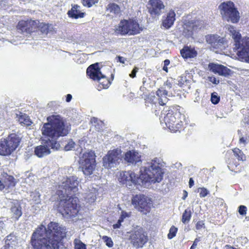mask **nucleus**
<instances>
[{
    "label": "nucleus",
    "mask_w": 249,
    "mask_h": 249,
    "mask_svg": "<svg viewBox=\"0 0 249 249\" xmlns=\"http://www.w3.org/2000/svg\"><path fill=\"white\" fill-rule=\"evenodd\" d=\"M131 243L136 248H142L147 241V235L142 227L137 226L131 231L130 235Z\"/></svg>",
    "instance_id": "nucleus-8"
},
{
    "label": "nucleus",
    "mask_w": 249,
    "mask_h": 249,
    "mask_svg": "<svg viewBox=\"0 0 249 249\" xmlns=\"http://www.w3.org/2000/svg\"><path fill=\"white\" fill-rule=\"evenodd\" d=\"M219 38L217 35H211L206 36V40L207 42L211 44L212 46L215 48V44L217 42V39Z\"/></svg>",
    "instance_id": "nucleus-32"
},
{
    "label": "nucleus",
    "mask_w": 249,
    "mask_h": 249,
    "mask_svg": "<svg viewBox=\"0 0 249 249\" xmlns=\"http://www.w3.org/2000/svg\"><path fill=\"white\" fill-rule=\"evenodd\" d=\"M240 57L244 59L246 62L249 63V52L243 54V55Z\"/></svg>",
    "instance_id": "nucleus-56"
},
{
    "label": "nucleus",
    "mask_w": 249,
    "mask_h": 249,
    "mask_svg": "<svg viewBox=\"0 0 249 249\" xmlns=\"http://www.w3.org/2000/svg\"><path fill=\"white\" fill-rule=\"evenodd\" d=\"M247 207L244 205H240L238 207V213L241 215H245L247 213Z\"/></svg>",
    "instance_id": "nucleus-49"
},
{
    "label": "nucleus",
    "mask_w": 249,
    "mask_h": 249,
    "mask_svg": "<svg viewBox=\"0 0 249 249\" xmlns=\"http://www.w3.org/2000/svg\"><path fill=\"white\" fill-rule=\"evenodd\" d=\"M67 14L71 18L77 19L83 18L85 13L81 11V7L79 5L71 4V8L68 11Z\"/></svg>",
    "instance_id": "nucleus-20"
},
{
    "label": "nucleus",
    "mask_w": 249,
    "mask_h": 249,
    "mask_svg": "<svg viewBox=\"0 0 249 249\" xmlns=\"http://www.w3.org/2000/svg\"><path fill=\"white\" fill-rule=\"evenodd\" d=\"M180 53L184 58H195L197 56V53L193 48L188 46L184 47L180 50Z\"/></svg>",
    "instance_id": "nucleus-21"
},
{
    "label": "nucleus",
    "mask_w": 249,
    "mask_h": 249,
    "mask_svg": "<svg viewBox=\"0 0 249 249\" xmlns=\"http://www.w3.org/2000/svg\"><path fill=\"white\" fill-rule=\"evenodd\" d=\"M18 239L13 233L7 235L5 239V245L1 249H18Z\"/></svg>",
    "instance_id": "nucleus-17"
},
{
    "label": "nucleus",
    "mask_w": 249,
    "mask_h": 249,
    "mask_svg": "<svg viewBox=\"0 0 249 249\" xmlns=\"http://www.w3.org/2000/svg\"><path fill=\"white\" fill-rule=\"evenodd\" d=\"M162 87L169 91L172 88V83L167 80Z\"/></svg>",
    "instance_id": "nucleus-52"
},
{
    "label": "nucleus",
    "mask_w": 249,
    "mask_h": 249,
    "mask_svg": "<svg viewBox=\"0 0 249 249\" xmlns=\"http://www.w3.org/2000/svg\"><path fill=\"white\" fill-rule=\"evenodd\" d=\"M194 185V180L193 178H190L189 181V186L190 188H191Z\"/></svg>",
    "instance_id": "nucleus-61"
},
{
    "label": "nucleus",
    "mask_w": 249,
    "mask_h": 249,
    "mask_svg": "<svg viewBox=\"0 0 249 249\" xmlns=\"http://www.w3.org/2000/svg\"><path fill=\"white\" fill-rule=\"evenodd\" d=\"M110 12H113L114 14L117 15L120 13V8L116 4H110Z\"/></svg>",
    "instance_id": "nucleus-45"
},
{
    "label": "nucleus",
    "mask_w": 249,
    "mask_h": 249,
    "mask_svg": "<svg viewBox=\"0 0 249 249\" xmlns=\"http://www.w3.org/2000/svg\"><path fill=\"white\" fill-rule=\"evenodd\" d=\"M128 26H129V25L128 24L127 20L124 19L121 20L119 24L118 28L116 29L115 32L118 34L122 35H133L134 33H136V28L138 27L137 25L136 24H134V31L128 30Z\"/></svg>",
    "instance_id": "nucleus-16"
},
{
    "label": "nucleus",
    "mask_w": 249,
    "mask_h": 249,
    "mask_svg": "<svg viewBox=\"0 0 249 249\" xmlns=\"http://www.w3.org/2000/svg\"><path fill=\"white\" fill-rule=\"evenodd\" d=\"M5 224L2 220H0V236H2L4 230Z\"/></svg>",
    "instance_id": "nucleus-54"
},
{
    "label": "nucleus",
    "mask_w": 249,
    "mask_h": 249,
    "mask_svg": "<svg viewBox=\"0 0 249 249\" xmlns=\"http://www.w3.org/2000/svg\"><path fill=\"white\" fill-rule=\"evenodd\" d=\"M124 220L123 215H121L116 224L113 225L114 229L119 228L121 226V222Z\"/></svg>",
    "instance_id": "nucleus-51"
},
{
    "label": "nucleus",
    "mask_w": 249,
    "mask_h": 249,
    "mask_svg": "<svg viewBox=\"0 0 249 249\" xmlns=\"http://www.w3.org/2000/svg\"><path fill=\"white\" fill-rule=\"evenodd\" d=\"M200 241V237L196 238L190 249H194L197 246V243Z\"/></svg>",
    "instance_id": "nucleus-57"
},
{
    "label": "nucleus",
    "mask_w": 249,
    "mask_h": 249,
    "mask_svg": "<svg viewBox=\"0 0 249 249\" xmlns=\"http://www.w3.org/2000/svg\"><path fill=\"white\" fill-rule=\"evenodd\" d=\"M141 155L134 150H129L124 154V160L129 165H139L141 163Z\"/></svg>",
    "instance_id": "nucleus-13"
},
{
    "label": "nucleus",
    "mask_w": 249,
    "mask_h": 249,
    "mask_svg": "<svg viewBox=\"0 0 249 249\" xmlns=\"http://www.w3.org/2000/svg\"><path fill=\"white\" fill-rule=\"evenodd\" d=\"M239 142L240 143H243L245 145L246 142V140L244 137H241L239 140Z\"/></svg>",
    "instance_id": "nucleus-62"
},
{
    "label": "nucleus",
    "mask_w": 249,
    "mask_h": 249,
    "mask_svg": "<svg viewBox=\"0 0 249 249\" xmlns=\"http://www.w3.org/2000/svg\"><path fill=\"white\" fill-rule=\"evenodd\" d=\"M138 68L135 67L132 71L129 74V76L131 78H134L136 77V73L138 72Z\"/></svg>",
    "instance_id": "nucleus-55"
},
{
    "label": "nucleus",
    "mask_w": 249,
    "mask_h": 249,
    "mask_svg": "<svg viewBox=\"0 0 249 249\" xmlns=\"http://www.w3.org/2000/svg\"><path fill=\"white\" fill-rule=\"evenodd\" d=\"M11 212L13 213V216L17 220L18 219L22 214L21 207L18 204L12 206L11 208Z\"/></svg>",
    "instance_id": "nucleus-30"
},
{
    "label": "nucleus",
    "mask_w": 249,
    "mask_h": 249,
    "mask_svg": "<svg viewBox=\"0 0 249 249\" xmlns=\"http://www.w3.org/2000/svg\"><path fill=\"white\" fill-rule=\"evenodd\" d=\"M223 18L233 23H237L240 18L239 13L235 8L234 3L231 1H225L219 6Z\"/></svg>",
    "instance_id": "nucleus-7"
},
{
    "label": "nucleus",
    "mask_w": 249,
    "mask_h": 249,
    "mask_svg": "<svg viewBox=\"0 0 249 249\" xmlns=\"http://www.w3.org/2000/svg\"><path fill=\"white\" fill-rule=\"evenodd\" d=\"M103 165L105 169H109V151L107 152L106 156L103 158Z\"/></svg>",
    "instance_id": "nucleus-44"
},
{
    "label": "nucleus",
    "mask_w": 249,
    "mask_h": 249,
    "mask_svg": "<svg viewBox=\"0 0 249 249\" xmlns=\"http://www.w3.org/2000/svg\"><path fill=\"white\" fill-rule=\"evenodd\" d=\"M177 231H178V229L176 227H175L173 226H172L170 228V230H169V232L168 234V238L170 239L174 238L176 236Z\"/></svg>",
    "instance_id": "nucleus-46"
},
{
    "label": "nucleus",
    "mask_w": 249,
    "mask_h": 249,
    "mask_svg": "<svg viewBox=\"0 0 249 249\" xmlns=\"http://www.w3.org/2000/svg\"><path fill=\"white\" fill-rule=\"evenodd\" d=\"M66 228L58 223L50 222L47 227L41 224L33 232L30 241L33 249H58L66 236Z\"/></svg>",
    "instance_id": "nucleus-1"
},
{
    "label": "nucleus",
    "mask_w": 249,
    "mask_h": 249,
    "mask_svg": "<svg viewBox=\"0 0 249 249\" xmlns=\"http://www.w3.org/2000/svg\"><path fill=\"white\" fill-rule=\"evenodd\" d=\"M95 154L90 150L84 152L80 157L79 163L83 174L89 178L92 177L96 166Z\"/></svg>",
    "instance_id": "nucleus-6"
},
{
    "label": "nucleus",
    "mask_w": 249,
    "mask_h": 249,
    "mask_svg": "<svg viewBox=\"0 0 249 249\" xmlns=\"http://www.w3.org/2000/svg\"><path fill=\"white\" fill-rule=\"evenodd\" d=\"M75 176L67 178L59 186L58 195L60 201L58 209L62 215L67 219L76 221L81 219L80 205L77 197H73L78 191V181Z\"/></svg>",
    "instance_id": "nucleus-2"
},
{
    "label": "nucleus",
    "mask_w": 249,
    "mask_h": 249,
    "mask_svg": "<svg viewBox=\"0 0 249 249\" xmlns=\"http://www.w3.org/2000/svg\"><path fill=\"white\" fill-rule=\"evenodd\" d=\"M176 14L173 11H170L167 15V17L162 21V25L166 29L170 28L174 24L175 20Z\"/></svg>",
    "instance_id": "nucleus-22"
},
{
    "label": "nucleus",
    "mask_w": 249,
    "mask_h": 249,
    "mask_svg": "<svg viewBox=\"0 0 249 249\" xmlns=\"http://www.w3.org/2000/svg\"><path fill=\"white\" fill-rule=\"evenodd\" d=\"M234 156L237 157L238 160L244 161L246 160V156L243 152L238 148L233 150Z\"/></svg>",
    "instance_id": "nucleus-35"
},
{
    "label": "nucleus",
    "mask_w": 249,
    "mask_h": 249,
    "mask_svg": "<svg viewBox=\"0 0 249 249\" xmlns=\"http://www.w3.org/2000/svg\"><path fill=\"white\" fill-rule=\"evenodd\" d=\"M198 192L201 197H205L209 193V191L205 188H199L198 189Z\"/></svg>",
    "instance_id": "nucleus-48"
},
{
    "label": "nucleus",
    "mask_w": 249,
    "mask_h": 249,
    "mask_svg": "<svg viewBox=\"0 0 249 249\" xmlns=\"http://www.w3.org/2000/svg\"><path fill=\"white\" fill-rule=\"evenodd\" d=\"M72 96L71 94H68L66 96V101L68 103L70 102L72 99Z\"/></svg>",
    "instance_id": "nucleus-60"
},
{
    "label": "nucleus",
    "mask_w": 249,
    "mask_h": 249,
    "mask_svg": "<svg viewBox=\"0 0 249 249\" xmlns=\"http://www.w3.org/2000/svg\"><path fill=\"white\" fill-rule=\"evenodd\" d=\"M156 94L158 96H161L162 95H168L170 96L169 91H168L166 89H164L162 87H160L156 91Z\"/></svg>",
    "instance_id": "nucleus-42"
},
{
    "label": "nucleus",
    "mask_w": 249,
    "mask_h": 249,
    "mask_svg": "<svg viewBox=\"0 0 249 249\" xmlns=\"http://www.w3.org/2000/svg\"><path fill=\"white\" fill-rule=\"evenodd\" d=\"M48 123H44L41 131L43 135L52 138V140H43L42 145L35 148V154L38 158L46 156L51 153L50 148L58 149L59 143L56 141L60 137L66 136L69 130L65 125L62 117L60 115H53L47 117Z\"/></svg>",
    "instance_id": "nucleus-3"
},
{
    "label": "nucleus",
    "mask_w": 249,
    "mask_h": 249,
    "mask_svg": "<svg viewBox=\"0 0 249 249\" xmlns=\"http://www.w3.org/2000/svg\"><path fill=\"white\" fill-rule=\"evenodd\" d=\"M102 240L106 243V245L109 247V237L107 236H103Z\"/></svg>",
    "instance_id": "nucleus-59"
},
{
    "label": "nucleus",
    "mask_w": 249,
    "mask_h": 249,
    "mask_svg": "<svg viewBox=\"0 0 249 249\" xmlns=\"http://www.w3.org/2000/svg\"><path fill=\"white\" fill-rule=\"evenodd\" d=\"M197 28L196 22L193 21H189L185 23L184 26V33L187 37H191L193 35V32Z\"/></svg>",
    "instance_id": "nucleus-23"
},
{
    "label": "nucleus",
    "mask_w": 249,
    "mask_h": 249,
    "mask_svg": "<svg viewBox=\"0 0 249 249\" xmlns=\"http://www.w3.org/2000/svg\"><path fill=\"white\" fill-rule=\"evenodd\" d=\"M209 81L212 83L217 85L219 83V80H217L215 77L214 76H211L208 77Z\"/></svg>",
    "instance_id": "nucleus-53"
},
{
    "label": "nucleus",
    "mask_w": 249,
    "mask_h": 249,
    "mask_svg": "<svg viewBox=\"0 0 249 249\" xmlns=\"http://www.w3.org/2000/svg\"><path fill=\"white\" fill-rule=\"evenodd\" d=\"M3 140L9 145L10 148L13 152L18 146L21 141V137L18 134L11 133Z\"/></svg>",
    "instance_id": "nucleus-15"
},
{
    "label": "nucleus",
    "mask_w": 249,
    "mask_h": 249,
    "mask_svg": "<svg viewBox=\"0 0 249 249\" xmlns=\"http://www.w3.org/2000/svg\"><path fill=\"white\" fill-rule=\"evenodd\" d=\"M74 243L75 249H87L86 245L78 239L74 240Z\"/></svg>",
    "instance_id": "nucleus-38"
},
{
    "label": "nucleus",
    "mask_w": 249,
    "mask_h": 249,
    "mask_svg": "<svg viewBox=\"0 0 249 249\" xmlns=\"http://www.w3.org/2000/svg\"><path fill=\"white\" fill-rule=\"evenodd\" d=\"M75 146V142L72 140H69L64 146V149L68 151L74 149Z\"/></svg>",
    "instance_id": "nucleus-37"
},
{
    "label": "nucleus",
    "mask_w": 249,
    "mask_h": 249,
    "mask_svg": "<svg viewBox=\"0 0 249 249\" xmlns=\"http://www.w3.org/2000/svg\"><path fill=\"white\" fill-rule=\"evenodd\" d=\"M237 50V54L239 57L243 55V54L249 52V37H245L241 40L240 42H237L236 47Z\"/></svg>",
    "instance_id": "nucleus-18"
},
{
    "label": "nucleus",
    "mask_w": 249,
    "mask_h": 249,
    "mask_svg": "<svg viewBox=\"0 0 249 249\" xmlns=\"http://www.w3.org/2000/svg\"><path fill=\"white\" fill-rule=\"evenodd\" d=\"M187 195H188V193H187V191H186L185 190H184L183 191V196H182V199L183 200H185V198H186V197L187 196Z\"/></svg>",
    "instance_id": "nucleus-63"
},
{
    "label": "nucleus",
    "mask_w": 249,
    "mask_h": 249,
    "mask_svg": "<svg viewBox=\"0 0 249 249\" xmlns=\"http://www.w3.org/2000/svg\"><path fill=\"white\" fill-rule=\"evenodd\" d=\"M81 2L84 6L90 7L98 3V0H81Z\"/></svg>",
    "instance_id": "nucleus-39"
},
{
    "label": "nucleus",
    "mask_w": 249,
    "mask_h": 249,
    "mask_svg": "<svg viewBox=\"0 0 249 249\" xmlns=\"http://www.w3.org/2000/svg\"><path fill=\"white\" fill-rule=\"evenodd\" d=\"M161 124L164 123L169 129L176 128L180 129L183 126L185 116L179 112H174L172 110H163L160 116Z\"/></svg>",
    "instance_id": "nucleus-5"
},
{
    "label": "nucleus",
    "mask_w": 249,
    "mask_h": 249,
    "mask_svg": "<svg viewBox=\"0 0 249 249\" xmlns=\"http://www.w3.org/2000/svg\"><path fill=\"white\" fill-rule=\"evenodd\" d=\"M122 151L120 147L113 148L110 150V168L113 166L111 164H115L117 165L119 164L122 160Z\"/></svg>",
    "instance_id": "nucleus-19"
},
{
    "label": "nucleus",
    "mask_w": 249,
    "mask_h": 249,
    "mask_svg": "<svg viewBox=\"0 0 249 249\" xmlns=\"http://www.w3.org/2000/svg\"><path fill=\"white\" fill-rule=\"evenodd\" d=\"M216 42L215 48L222 49L223 48L225 47V46L224 45L225 41L223 38H220L219 36V38L217 39Z\"/></svg>",
    "instance_id": "nucleus-41"
},
{
    "label": "nucleus",
    "mask_w": 249,
    "mask_h": 249,
    "mask_svg": "<svg viewBox=\"0 0 249 249\" xmlns=\"http://www.w3.org/2000/svg\"><path fill=\"white\" fill-rule=\"evenodd\" d=\"M12 151L10 148L9 145L7 144L3 140H0V155L9 156L11 154Z\"/></svg>",
    "instance_id": "nucleus-25"
},
{
    "label": "nucleus",
    "mask_w": 249,
    "mask_h": 249,
    "mask_svg": "<svg viewBox=\"0 0 249 249\" xmlns=\"http://www.w3.org/2000/svg\"><path fill=\"white\" fill-rule=\"evenodd\" d=\"M228 30L230 32L232 37L234 40L236 47L237 42H240L241 41V35L234 29V27L232 26H230L228 27Z\"/></svg>",
    "instance_id": "nucleus-29"
},
{
    "label": "nucleus",
    "mask_w": 249,
    "mask_h": 249,
    "mask_svg": "<svg viewBox=\"0 0 249 249\" xmlns=\"http://www.w3.org/2000/svg\"><path fill=\"white\" fill-rule=\"evenodd\" d=\"M147 7L151 15L156 17L161 14L162 10L164 8V5L161 0H149Z\"/></svg>",
    "instance_id": "nucleus-11"
},
{
    "label": "nucleus",
    "mask_w": 249,
    "mask_h": 249,
    "mask_svg": "<svg viewBox=\"0 0 249 249\" xmlns=\"http://www.w3.org/2000/svg\"><path fill=\"white\" fill-rule=\"evenodd\" d=\"M87 74L90 79L94 81H101L103 79L102 78L105 77V75L100 71L98 63L90 65L87 69Z\"/></svg>",
    "instance_id": "nucleus-12"
},
{
    "label": "nucleus",
    "mask_w": 249,
    "mask_h": 249,
    "mask_svg": "<svg viewBox=\"0 0 249 249\" xmlns=\"http://www.w3.org/2000/svg\"><path fill=\"white\" fill-rule=\"evenodd\" d=\"M144 173L139 176H136L132 171L122 172L120 173L119 180L122 184L130 185L129 183L137 184L140 180L143 184L147 183H155L160 182L163 178V172L160 166V160L155 158L147 162L143 167Z\"/></svg>",
    "instance_id": "nucleus-4"
},
{
    "label": "nucleus",
    "mask_w": 249,
    "mask_h": 249,
    "mask_svg": "<svg viewBox=\"0 0 249 249\" xmlns=\"http://www.w3.org/2000/svg\"><path fill=\"white\" fill-rule=\"evenodd\" d=\"M208 68L210 71L214 73H217L219 75L228 77L230 75L231 70L222 65L210 63L208 65Z\"/></svg>",
    "instance_id": "nucleus-14"
},
{
    "label": "nucleus",
    "mask_w": 249,
    "mask_h": 249,
    "mask_svg": "<svg viewBox=\"0 0 249 249\" xmlns=\"http://www.w3.org/2000/svg\"><path fill=\"white\" fill-rule=\"evenodd\" d=\"M225 247L226 248V249H237L235 248H234L232 246H231L230 245H227Z\"/></svg>",
    "instance_id": "nucleus-64"
},
{
    "label": "nucleus",
    "mask_w": 249,
    "mask_h": 249,
    "mask_svg": "<svg viewBox=\"0 0 249 249\" xmlns=\"http://www.w3.org/2000/svg\"><path fill=\"white\" fill-rule=\"evenodd\" d=\"M16 118L21 125L29 126L32 123L29 117L21 112H19V114H17Z\"/></svg>",
    "instance_id": "nucleus-28"
},
{
    "label": "nucleus",
    "mask_w": 249,
    "mask_h": 249,
    "mask_svg": "<svg viewBox=\"0 0 249 249\" xmlns=\"http://www.w3.org/2000/svg\"><path fill=\"white\" fill-rule=\"evenodd\" d=\"M136 24L137 25L138 27L136 28L137 32L134 33L133 35L138 34L140 33V31L142 30V28L140 27V25L139 23L135 20L133 19H129L128 20V30L129 31H134V24Z\"/></svg>",
    "instance_id": "nucleus-31"
},
{
    "label": "nucleus",
    "mask_w": 249,
    "mask_h": 249,
    "mask_svg": "<svg viewBox=\"0 0 249 249\" xmlns=\"http://www.w3.org/2000/svg\"><path fill=\"white\" fill-rule=\"evenodd\" d=\"M96 193L95 189H92L85 193L84 197L86 202L90 204L94 202L96 199Z\"/></svg>",
    "instance_id": "nucleus-26"
},
{
    "label": "nucleus",
    "mask_w": 249,
    "mask_h": 249,
    "mask_svg": "<svg viewBox=\"0 0 249 249\" xmlns=\"http://www.w3.org/2000/svg\"><path fill=\"white\" fill-rule=\"evenodd\" d=\"M35 23L36 22L34 20L19 21L17 25L18 32L26 36L31 35L35 31Z\"/></svg>",
    "instance_id": "nucleus-10"
},
{
    "label": "nucleus",
    "mask_w": 249,
    "mask_h": 249,
    "mask_svg": "<svg viewBox=\"0 0 249 249\" xmlns=\"http://www.w3.org/2000/svg\"><path fill=\"white\" fill-rule=\"evenodd\" d=\"M102 79L101 81H98L99 84L98 86V90H101L102 89H107L108 88L109 80L106 78L105 76L104 78H102Z\"/></svg>",
    "instance_id": "nucleus-34"
},
{
    "label": "nucleus",
    "mask_w": 249,
    "mask_h": 249,
    "mask_svg": "<svg viewBox=\"0 0 249 249\" xmlns=\"http://www.w3.org/2000/svg\"><path fill=\"white\" fill-rule=\"evenodd\" d=\"M192 213L190 209H186L183 213L181 221L184 224L188 223L191 219Z\"/></svg>",
    "instance_id": "nucleus-33"
},
{
    "label": "nucleus",
    "mask_w": 249,
    "mask_h": 249,
    "mask_svg": "<svg viewBox=\"0 0 249 249\" xmlns=\"http://www.w3.org/2000/svg\"><path fill=\"white\" fill-rule=\"evenodd\" d=\"M6 180L8 182V188H13L16 186L17 181H16V179L13 176H7V177L6 178Z\"/></svg>",
    "instance_id": "nucleus-36"
},
{
    "label": "nucleus",
    "mask_w": 249,
    "mask_h": 249,
    "mask_svg": "<svg viewBox=\"0 0 249 249\" xmlns=\"http://www.w3.org/2000/svg\"><path fill=\"white\" fill-rule=\"evenodd\" d=\"M90 123L91 124V129H95L96 131L98 132L102 130L104 123L102 121L98 119L97 118L92 117L90 119Z\"/></svg>",
    "instance_id": "nucleus-27"
},
{
    "label": "nucleus",
    "mask_w": 249,
    "mask_h": 249,
    "mask_svg": "<svg viewBox=\"0 0 249 249\" xmlns=\"http://www.w3.org/2000/svg\"><path fill=\"white\" fill-rule=\"evenodd\" d=\"M168 95H162L159 97V103L160 105L164 106L168 102V99L167 97Z\"/></svg>",
    "instance_id": "nucleus-47"
},
{
    "label": "nucleus",
    "mask_w": 249,
    "mask_h": 249,
    "mask_svg": "<svg viewBox=\"0 0 249 249\" xmlns=\"http://www.w3.org/2000/svg\"><path fill=\"white\" fill-rule=\"evenodd\" d=\"M31 196L36 203H38L40 201V194L38 191L35 190L32 192Z\"/></svg>",
    "instance_id": "nucleus-40"
},
{
    "label": "nucleus",
    "mask_w": 249,
    "mask_h": 249,
    "mask_svg": "<svg viewBox=\"0 0 249 249\" xmlns=\"http://www.w3.org/2000/svg\"><path fill=\"white\" fill-rule=\"evenodd\" d=\"M196 229L198 231L201 230L203 228H205L204 222L203 220L198 221L196 224Z\"/></svg>",
    "instance_id": "nucleus-50"
},
{
    "label": "nucleus",
    "mask_w": 249,
    "mask_h": 249,
    "mask_svg": "<svg viewBox=\"0 0 249 249\" xmlns=\"http://www.w3.org/2000/svg\"><path fill=\"white\" fill-rule=\"evenodd\" d=\"M116 59L117 61H119L122 64H124L125 61H126V58H124L122 56H117L116 57Z\"/></svg>",
    "instance_id": "nucleus-58"
},
{
    "label": "nucleus",
    "mask_w": 249,
    "mask_h": 249,
    "mask_svg": "<svg viewBox=\"0 0 249 249\" xmlns=\"http://www.w3.org/2000/svg\"><path fill=\"white\" fill-rule=\"evenodd\" d=\"M38 30L42 35H47L48 34H53L55 33L53 26L52 24L41 23L38 26Z\"/></svg>",
    "instance_id": "nucleus-24"
},
{
    "label": "nucleus",
    "mask_w": 249,
    "mask_h": 249,
    "mask_svg": "<svg viewBox=\"0 0 249 249\" xmlns=\"http://www.w3.org/2000/svg\"><path fill=\"white\" fill-rule=\"evenodd\" d=\"M151 202L149 198L143 195H137L132 199V204L134 207L143 213L149 212Z\"/></svg>",
    "instance_id": "nucleus-9"
},
{
    "label": "nucleus",
    "mask_w": 249,
    "mask_h": 249,
    "mask_svg": "<svg viewBox=\"0 0 249 249\" xmlns=\"http://www.w3.org/2000/svg\"><path fill=\"white\" fill-rule=\"evenodd\" d=\"M211 101L213 104H217L220 101V97L217 93L214 92L211 94Z\"/></svg>",
    "instance_id": "nucleus-43"
}]
</instances>
